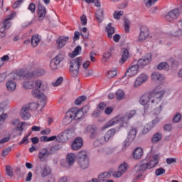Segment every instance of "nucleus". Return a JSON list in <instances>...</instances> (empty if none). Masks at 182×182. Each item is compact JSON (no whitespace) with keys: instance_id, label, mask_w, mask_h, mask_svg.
Returning <instances> with one entry per match:
<instances>
[{"instance_id":"473e14b6","label":"nucleus","mask_w":182,"mask_h":182,"mask_svg":"<svg viewBox=\"0 0 182 182\" xmlns=\"http://www.w3.org/2000/svg\"><path fill=\"white\" fill-rule=\"evenodd\" d=\"M115 97L118 100H123L126 97V95L124 94V91L122 90H117L115 93Z\"/></svg>"},{"instance_id":"864d4df0","label":"nucleus","mask_w":182,"mask_h":182,"mask_svg":"<svg viewBox=\"0 0 182 182\" xmlns=\"http://www.w3.org/2000/svg\"><path fill=\"white\" fill-rule=\"evenodd\" d=\"M164 173H166V169H164V168H159L155 171V174L157 176H161V174H164Z\"/></svg>"},{"instance_id":"f03ea898","label":"nucleus","mask_w":182,"mask_h":182,"mask_svg":"<svg viewBox=\"0 0 182 182\" xmlns=\"http://www.w3.org/2000/svg\"><path fill=\"white\" fill-rule=\"evenodd\" d=\"M34 85L36 88L32 90L31 93L34 97L41 99L40 105L41 106V109H43V107L46 106V95H45L42 92H44V90L48 89V83L45 81H42L41 80H37L34 81Z\"/></svg>"},{"instance_id":"de8ad7c7","label":"nucleus","mask_w":182,"mask_h":182,"mask_svg":"<svg viewBox=\"0 0 182 182\" xmlns=\"http://www.w3.org/2000/svg\"><path fill=\"white\" fill-rule=\"evenodd\" d=\"M117 75V71L116 70H109L107 73V77L109 79H112V77H114Z\"/></svg>"},{"instance_id":"680f3d73","label":"nucleus","mask_w":182,"mask_h":182,"mask_svg":"<svg viewBox=\"0 0 182 182\" xmlns=\"http://www.w3.org/2000/svg\"><path fill=\"white\" fill-rule=\"evenodd\" d=\"M174 36H182V28L178 26V29L174 32Z\"/></svg>"},{"instance_id":"c9c22d12","label":"nucleus","mask_w":182,"mask_h":182,"mask_svg":"<svg viewBox=\"0 0 182 182\" xmlns=\"http://www.w3.org/2000/svg\"><path fill=\"white\" fill-rule=\"evenodd\" d=\"M53 59L58 63H60V62H63V59H65V52H60L59 54L56 55Z\"/></svg>"},{"instance_id":"ddd939ff","label":"nucleus","mask_w":182,"mask_h":182,"mask_svg":"<svg viewBox=\"0 0 182 182\" xmlns=\"http://www.w3.org/2000/svg\"><path fill=\"white\" fill-rule=\"evenodd\" d=\"M151 53H146L142 58L139 59L137 63L138 68H144L151 62Z\"/></svg>"},{"instance_id":"ea45409f","label":"nucleus","mask_w":182,"mask_h":182,"mask_svg":"<svg viewBox=\"0 0 182 182\" xmlns=\"http://www.w3.org/2000/svg\"><path fill=\"white\" fill-rule=\"evenodd\" d=\"M109 176H110V174H109V172H103L98 176V178L100 181H105Z\"/></svg>"},{"instance_id":"338daca9","label":"nucleus","mask_w":182,"mask_h":182,"mask_svg":"<svg viewBox=\"0 0 182 182\" xmlns=\"http://www.w3.org/2000/svg\"><path fill=\"white\" fill-rule=\"evenodd\" d=\"M89 109H90V107L88 105H85L82 108H81L80 110L81 112H82L84 114H86V113L89 112Z\"/></svg>"},{"instance_id":"39448f33","label":"nucleus","mask_w":182,"mask_h":182,"mask_svg":"<svg viewBox=\"0 0 182 182\" xmlns=\"http://www.w3.org/2000/svg\"><path fill=\"white\" fill-rule=\"evenodd\" d=\"M114 134H116V129H111L108 130L105 135H98L97 139L94 141V146H95V147H99L100 146L106 144Z\"/></svg>"},{"instance_id":"774afa93","label":"nucleus","mask_w":182,"mask_h":182,"mask_svg":"<svg viewBox=\"0 0 182 182\" xmlns=\"http://www.w3.org/2000/svg\"><path fill=\"white\" fill-rule=\"evenodd\" d=\"M112 112H113V107H107L105 110V114H110Z\"/></svg>"},{"instance_id":"a19ab883","label":"nucleus","mask_w":182,"mask_h":182,"mask_svg":"<svg viewBox=\"0 0 182 182\" xmlns=\"http://www.w3.org/2000/svg\"><path fill=\"white\" fill-rule=\"evenodd\" d=\"M59 150H60L59 145H55L50 149V151H48V153L50 156L52 154H55V153H56V151H59Z\"/></svg>"},{"instance_id":"37998d69","label":"nucleus","mask_w":182,"mask_h":182,"mask_svg":"<svg viewBox=\"0 0 182 182\" xmlns=\"http://www.w3.org/2000/svg\"><path fill=\"white\" fill-rule=\"evenodd\" d=\"M87 97L85 95H82L78 97L75 101V104L77 105V106H79V105H80L82 103V102H85V100H86Z\"/></svg>"},{"instance_id":"4c0bfd02","label":"nucleus","mask_w":182,"mask_h":182,"mask_svg":"<svg viewBox=\"0 0 182 182\" xmlns=\"http://www.w3.org/2000/svg\"><path fill=\"white\" fill-rule=\"evenodd\" d=\"M80 52H82V47L80 46H78L74 49L73 53L70 54V58H75V56H77V55H79Z\"/></svg>"},{"instance_id":"9b49d317","label":"nucleus","mask_w":182,"mask_h":182,"mask_svg":"<svg viewBox=\"0 0 182 182\" xmlns=\"http://www.w3.org/2000/svg\"><path fill=\"white\" fill-rule=\"evenodd\" d=\"M136 134H137V129L136 128H132L128 133L127 138L124 141V147H129L130 143L136 139Z\"/></svg>"},{"instance_id":"aec40b11","label":"nucleus","mask_w":182,"mask_h":182,"mask_svg":"<svg viewBox=\"0 0 182 182\" xmlns=\"http://www.w3.org/2000/svg\"><path fill=\"white\" fill-rule=\"evenodd\" d=\"M15 15V14H11L7 18L4 20V22L0 23V28H4V31H6V29H9L11 26H12V23H11L9 21H11V19H12Z\"/></svg>"},{"instance_id":"e433bc0d","label":"nucleus","mask_w":182,"mask_h":182,"mask_svg":"<svg viewBox=\"0 0 182 182\" xmlns=\"http://www.w3.org/2000/svg\"><path fill=\"white\" fill-rule=\"evenodd\" d=\"M60 63H58V61H55V59L53 58L50 63V68L52 70H56L58 68H59Z\"/></svg>"},{"instance_id":"49530a36","label":"nucleus","mask_w":182,"mask_h":182,"mask_svg":"<svg viewBox=\"0 0 182 182\" xmlns=\"http://www.w3.org/2000/svg\"><path fill=\"white\" fill-rule=\"evenodd\" d=\"M124 14V12H123V11H114L113 16L114 19L119 20L120 19L121 16H123Z\"/></svg>"},{"instance_id":"a211bd4d","label":"nucleus","mask_w":182,"mask_h":182,"mask_svg":"<svg viewBox=\"0 0 182 182\" xmlns=\"http://www.w3.org/2000/svg\"><path fill=\"white\" fill-rule=\"evenodd\" d=\"M50 154H49V151L46 148H42L40 149L38 153V159L40 161H46V159L49 157Z\"/></svg>"},{"instance_id":"13d9d810","label":"nucleus","mask_w":182,"mask_h":182,"mask_svg":"<svg viewBox=\"0 0 182 182\" xmlns=\"http://www.w3.org/2000/svg\"><path fill=\"white\" fill-rule=\"evenodd\" d=\"M12 150V147L9 146L2 151V156L5 157V156H8L9 154V151Z\"/></svg>"},{"instance_id":"a18cd8bd","label":"nucleus","mask_w":182,"mask_h":182,"mask_svg":"<svg viewBox=\"0 0 182 182\" xmlns=\"http://www.w3.org/2000/svg\"><path fill=\"white\" fill-rule=\"evenodd\" d=\"M159 0H145V5L146 8H151Z\"/></svg>"},{"instance_id":"c03bdc74","label":"nucleus","mask_w":182,"mask_h":182,"mask_svg":"<svg viewBox=\"0 0 182 182\" xmlns=\"http://www.w3.org/2000/svg\"><path fill=\"white\" fill-rule=\"evenodd\" d=\"M151 129H153V126L151 124H147L142 129V134H147Z\"/></svg>"},{"instance_id":"393cba45","label":"nucleus","mask_w":182,"mask_h":182,"mask_svg":"<svg viewBox=\"0 0 182 182\" xmlns=\"http://www.w3.org/2000/svg\"><path fill=\"white\" fill-rule=\"evenodd\" d=\"M6 86L9 92H15L16 90V82L12 80H9L6 82Z\"/></svg>"},{"instance_id":"f704fd0d","label":"nucleus","mask_w":182,"mask_h":182,"mask_svg":"<svg viewBox=\"0 0 182 182\" xmlns=\"http://www.w3.org/2000/svg\"><path fill=\"white\" fill-rule=\"evenodd\" d=\"M157 68L159 69V70H169L170 65H168V63H167V62H163L159 64Z\"/></svg>"},{"instance_id":"9d476101","label":"nucleus","mask_w":182,"mask_h":182,"mask_svg":"<svg viewBox=\"0 0 182 182\" xmlns=\"http://www.w3.org/2000/svg\"><path fill=\"white\" fill-rule=\"evenodd\" d=\"M154 167V164H152L151 162H141L135 166V169L136 173H144L146 170H151Z\"/></svg>"},{"instance_id":"4be33fe9","label":"nucleus","mask_w":182,"mask_h":182,"mask_svg":"<svg viewBox=\"0 0 182 182\" xmlns=\"http://www.w3.org/2000/svg\"><path fill=\"white\" fill-rule=\"evenodd\" d=\"M46 16V8L41 3L38 4V16L39 21H43V18Z\"/></svg>"},{"instance_id":"bb28decb","label":"nucleus","mask_w":182,"mask_h":182,"mask_svg":"<svg viewBox=\"0 0 182 182\" xmlns=\"http://www.w3.org/2000/svg\"><path fill=\"white\" fill-rule=\"evenodd\" d=\"M151 79L152 80H154V82H159L160 83L163 82V80H164V77L160 73L156 72L152 73Z\"/></svg>"},{"instance_id":"0eeeda50","label":"nucleus","mask_w":182,"mask_h":182,"mask_svg":"<svg viewBox=\"0 0 182 182\" xmlns=\"http://www.w3.org/2000/svg\"><path fill=\"white\" fill-rule=\"evenodd\" d=\"M83 116H85V114L82 112V109L71 108L70 111L66 112L64 120H70V122H72V120H79Z\"/></svg>"},{"instance_id":"69168bd1","label":"nucleus","mask_w":182,"mask_h":182,"mask_svg":"<svg viewBox=\"0 0 182 182\" xmlns=\"http://www.w3.org/2000/svg\"><path fill=\"white\" fill-rule=\"evenodd\" d=\"M166 163L167 164H173V163H177V160L174 158H167Z\"/></svg>"},{"instance_id":"1a4fd4ad","label":"nucleus","mask_w":182,"mask_h":182,"mask_svg":"<svg viewBox=\"0 0 182 182\" xmlns=\"http://www.w3.org/2000/svg\"><path fill=\"white\" fill-rule=\"evenodd\" d=\"M70 139H72V131L67 129L57 136L56 141H58V143H66V141L70 140Z\"/></svg>"},{"instance_id":"c756f323","label":"nucleus","mask_w":182,"mask_h":182,"mask_svg":"<svg viewBox=\"0 0 182 182\" xmlns=\"http://www.w3.org/2000/svg\"><path fill=\"white\" fill-rule=\"evenodd\" d=\"M105 32H107V36L109 38H112L113 33H114V28L112 27V23H109L105 28Z\"/></svg>"},{"instance_id":"4d7b16f0","label":"nucleus","mask_w":182,"mask_h":182,"mask_svg":"<svg viewBox=\"0 0 182 182\" xmlns=\"http://www.w3.org/2000/svg\"><path fill=\"white\" fill-rule=\"evenodd\" d=\"M80 21H81V25H82V26L87 25V18H86L85 15H82L80 17Z\"/></svg>"},{"instance_id":"6ab92c4d","label":"nucleus","mask_w":182,"mask_h":182,"mask_svg":"<svg viewBox=\"0 0 182 182\" xmlns=\"http://www.w3.org/2000/svg\"><path fill=\"white\" fill-rule=\"evenodd\" d=\"M82 146H83V139L80 137H77L72 143L71 149L73 150H79L80 149H82Z\"/></svg>"},{"instance_id":"f3484780","label":"nucleus","mask_w":182,"mask_h":182,"mask_svg":"<svg viewBox=\"0 0 182 182\" xmlns=\"http://www.w3.org/2000/svg\"><path fill=\"white\" fill-rule=\"evenodd\" d=\"M140 34L139 36V42H143L144 41H146V38H149V28L146 26H142L140 28Z\"/></svg>"},{"instance_id":"5701e85b","label":"nucleus","mask_w":182,"mask_h":182,"mask_svg":"<svg viewBox=\"0 0 182 182\" xmlns=\"http://www.w3.org/2000/svg\"><path fill=\"white\" fill-rule=\"evenodd\" d=\"M69 41V37L61 36L57 39L56 43L58 46L59 49H62L65 46L67 42Z\"/></svg>"},{"instance_id":"7c9ffc66","label":"nucleus","mask_w":182,"mask_h":182,"mask_svg":"<svg viewBox=\"0 0 182 182\" xmlns=\"http://www.w3.org/2000/svg\"><path fill=\"white\" fill-rule=\"evenodd\" d=\"M50 167L47 165H44L43 168L41 169V176L42 177H48L49 174H50Z\"/></svg>"},{"instance_id":"5fc2aeb1","label":"nucleus","mask_w":182,"mask_h":182,"mask_svg":"<svg viewBox=\"0 0 182 182\" xmlns=\"http://www.w3.org/2000/svg\"><path fill=\"white\" fill-rule=\"evenodd\" d=\"M46 73V71L43 69H40V70H37L35 71V73H33V76L34 75H36V76H43V75H45Z\"/></svg>"},{"instance_id":"b1692460","label":"nucleus","mask_w":182,"mask_h":182,"mask_svg":"<svg viewBox=\"0 0 182 182\" xmlns=\"http://www.w3.org/2000/svg\"><path fill=\"white\" fill-rule=\"evenodd\" d=\"M143 156V149L137 147L133 152V157L135 160H140Z\"/></svg>"},{"instance_id":"f8f14e48","label":"nucleus","mask_w":182,"mask_h":182,"mask_svg":"<svg viewBox=\"0 0 182 182\" xmlns=\"http://www.w3.org/2000/svg\"><path fill=\"white\" fill-rule=\"evenodd\" d=\"M33 76V73H29L25 75V77L27 80L23 82V87L24 89H33L35 81L32 80Z\"/></svg>"},{"instance_id":"052dcab7","label":"nucleus","mask_w":182,"mask_h":182,"mask_svg":"<svg viewBox=\"0 0 182 182\" xmlns=\"http://www.w3.org/2000/svg\"><path fill=\"white\" fill-rule=\"evenodd\" d=\"M36 6H35V4L31 3L28 7V11H31V14H35V9Z\"/></svg>"},{"instance_id":"6e6552de","label":"nucleus","mask_w":182,"mask_h":182,"mask_svg":"<svg viewBox=\"0 0 182 182\" xmlns=\"http://www.w3.org/2000/svg\"><path fill=\"white\" fill-rule=\"evenodd\" d=\"M78 164L82 170H86L89 167V157L86 151H81L77 155Z\"/></svg>"},{"instance_id":"2f4dec72","label":"nucleus","mask_w":182,"mask_h":182,"mask_svg":"<svg viewBox=\"0 0 182 182\" xmlns=\"http://www.w3.org/2000/svg\"><path fill=\"white\" fill-rule=\"evenodd\" d=\"M163 139V135L160 132H156L155 133L152 138H151V141L154 144L159 143Z\"/></svg>"},{"instance_id":"f257e3e1","label":"nucleus","mask_w":182,"mask_h":182,"mask_svg":"<svg viewBox=\"0 0 182 182\" xmlns=\"http://www.w3.org/2000/svg\"><path fill=\"white\" fill-rule=\"evenodd\" d=\"M166 91L161 90L160 86L157 87L151 94H145L141 96L139 100L140 105L144 106L145 113H150L151 110H154V114H160L161 112V105L158 106L159 103L161 102L163 96H164Z\"/></svg>"},{"instance_id":"09e8293b","label":"nucleus","mask_w":182,"mask_h":182,"mask_svg":"<svg viewBox=\"0 0 182 182\" xmlns=\"http://www.w3.org/2000/svg\"><path fill=\"white\" fill-rule=\"evenodd\" d=\"M62 82H63V77H59L55 82H53L52 85L54 87H56L62 84Z\"/></svg>"},{"instance_id":"72a5a7b5","label":"nucleus","mask_w":182,"mask_h":182,"mask_svg":"<svg viewBox=\"0 0 182 182\" xmlns=\"http://www.w3.org/2000/svg\"><path fill=\"white\" fill-rule=\"evenodd\" d=\"M39 42H41V39H39V36L34 35L31 38V45L33 48H36L38 46Z\"/></svg>"},{"instance_id":"423d86ee","label":"nucleus","mask_w":182,"mask_h":182,"mask_svg":"<svg viewBox=\"0 0 182 182\" xmlns=\"http://www.w3.org/2000/svg\"><path fill=\"white\" fill-rule=\"evenodd\" d=\"M82 63H83V58L82 57H78L70 60V73L73 77H76L79 75V69H80Z\"/></svg>"},{"instance_id":"bf43d9fd","label":"nucleus","mask_w":182,"mask_h":182,"mask_svg":"<svg viewBox=\"0 0 182 182\" xmlns=\"http://www.w3.org/2000/svg\"><path fill=\"white\" fill-rule=\"evenodd\" d=\"M112 58V53L110 52H105L103 55V58L105 59V62H107L108 59Z\"/></svg>"},{"instance_id":"20e7f679","label":"nucleus","mask_w":182,"mask_h":182,"mask_svg":"<svg viewBox=\"0 0 182 182\" xmlns=\"http://www.w3.org/2000/svg\"><path fill=\"white\" fill-rule=\"evenodd\" d=\"M41 107L42 109V105L40 104H36L35 102H31L30 104H27L23 105L21 111H20V116L23 120H29L31 119V112L34 109L37 110Z\"/></svg>"},{"instance_id":"0e129e2a","label":"nucleus","mask_w":182,"mask_h":182,"mask_svg":"<svg viewBox=\"0 0 182 182\" xmlns=\"http://www.w3.org/2000/svg\"><path fill=\"white\" fill-rule=\"evenodd\" d=\"M159 122H160V119L159 117H156L154 120H152L151 122H149V124H151L153 129V127H154V126H156Z\"/></svg>"},{"instance_id":"4468645a","label":"nucleus","mask_w":182,"mask_h":182,"mask_svg":"<svg viewBox=\"0 0 182 182\" xmlns=\"http://www.w3.org/2000/svg\"><path fill=\"white\" fill-rule=\"evenodd\" d=\"M180 15V11L178 9H173L168 13L165 16L166 21L168 22H173V21L177 19Z\"/></svg>"},{"instance_id":"8fccbe9b","label":"nucleus","mask_w":182,"mask_h":182,"mask_svg":"<svg viewBox=\"0 0 182 182\" xmlns=\"http://www.w3.org/2000/svg\"><path fill=\"white\" fill-rule=\"evenodd\" d=\"M6 171L9 177H14V172H12V167L9 165L6 166Z\"/></svg>"},{"instance_id":"603ef678","label":"nucleus","mask_w":182,"mask_h":182,"mask_svg":"<svg viewBox=\"0 0 182 182\" xmlns=\"http://www.w3.org/2000/svg\"><path fill=\"white\" fill-rule=\"evenodd\" d=\"M151 164H154V167H156L159 164V156L154 155L153 159L149 161Z\"/></svg>"},{"instance_id":"7ed1b4c3","label":"nucleus","mask_w":182,"mask_h":182,"mask_svg":"<svg viewBox=\"0 0 182 182\" xmlns=\"http://www.w3.org/2000/svg\"><path fill=\"white\" fill-rule=\"evenodd\" d=\"M134 114H136V110L130 111L123 117L120 116L115 117L102 127V130H106V129H109V127H112V126H114L119 123H123L124 120H130Z\"/></svg>"},{"instance_id":"3c124183","label":"nucleus","mask_w":182,"mask_h":182,"mask_svg":"<svg viewBox=\"0 0 182 182\" xmlns=\"http://www.w3.org/2000/svg\"><path fill=\"white\" fill-rule=\"evenodd\" d=\"M180 120H181V114L176 113L173 118V123H178Z\"/></svg>"},{"instance_id":"412c9836","label":"nucleus","mask_w":182,"mask_h":182,"mask_svg":"<svg viewBox=\"0 0 182 182\" xmlns=\"http://www.w3.org/2000/svg\"><path fill=\"white\" fill-rule=\"evenodd\" d=\"M147 79H149V77H147L146 74H141L134 82V87H139V86H141V85H143V83H144Z\"/></svg>"},{"instance_id":"58836bf2","label":"nucleus","mask_w":182,"mask_h":182,"mask_svg":"<svg viewBox=\"0 0 182 182\" xmlns=\"http://www.w3.org/2000/svg\"><path fill=\"white\" fill-rule=\"evenodd\" d=\"M124 26L126 33H129L130 32V21L129 19H124Z\"/></svg>"},{"instance_id":"6e6d98bb","label":"nucleus","mask_w":182,"mask_h":182,"mask_svg":"<svg viewBox=\"0 0 182 182\" xmlns=\"http://www.w3.org/2000/svg\"><path fill=\"white\" fill-rule=\"evenodd\" d=\"M25 0H18L16 1L15 3L13 4V9H16L17 8H19V6H21V5H22V3Z\"/></svg>"},{"instance_id":"cd10ccee","label":"nucleus","mask_w":182,"mask_h":182,"mask_svg":"<svg viewBox=\"0 0 182 182\" xmlns=\"http://www.w3.org/2000/svg\"><path fill=\"white\" fill-rule=\"evenodd\" d=\"M105 11L103 10V9H99L97 12L95 13V18L97 20V21L99 22V23H100V22L103 21L104 19V16H103V14H104Z\"/></svg>"},{"instance_id":"79ce46f5","label":"nucleus","mask_w":182,"mask_h":182,"mask_svg":"<svg viewBox=\"0 0 182 182\" xmlns=\"http://www.w3.org/2000/svg\"><path fill=\"white\" fill-rule=\"evenodd\" d=\"M127 168H129V164L124 163L119 166L118 170H120L124 174L127 171Z\"/></svg>"},{"instance_id":"c85d7f7f","label":"nucleus","mask_w":182,"mask_h":182,"mask_svg":"<svg viewBox=\"0 0 182 182\" xmlns=\"http://www.w3.org/2000/svg\"><path fill=\"white\" fill-rule=\"evenodd\" d=\"M129 59V50L122 48V55L119 63H124Z\"/></svg>"},{"instance_id":"dca6fc26","label":"nucleus","mask_w":182,"mask_h":182,"mask_svg":"<svg viewBox=\"0 0 182 182\" xmlns=\"http://www.w3.org/2000/svg\"><path fill=\"white\" fill-rule=\"evenodd\" d=\"M96 127L93 125H88L87 127H85L84 133L85 134H90V139H95L96 136H97V132H96Z\"/></svg>"},{"instance_id":"a878e982","label":"nucleus","mask_w":182,"mask_h":182,"mask_svg":"<svg viewBox=\"0 0 182 182\" xmlns=\"http://www.w3.org/2000/svg\"><path fill=\"white\" fill-rule=\"evenodd\" d=\"M75 161H76V154H68L67 155L66 163H68L69 166H73V164H75Z\"/></svg>"},{"instance_id":"2eb2a0df","label":"nucleus","mask_w":182,"mask_h":182,"mask_svg":"<svg viewBox=\"0 0 182 182\" xmlns=\"http://www.w3.org/2000/svg\"><path fill=\"white\" fill-rule=\"evenodd\" d=\"M138 73H139V65L136 64L129 67L127 70L124 76L127 77H133V76H135V75Z\"/></svg>"},{"instance_id":"e2e57ef3","label":"nucleus","mask_w":182,"mask_h":182,"mask_svg":"<svg viewBox=\"0 0 182 182\" xmlns=\"http://www.w3.org/2000/svg\"><path fill=\"white\" fill-rule=\"evenodd\" d=\"M7 117H8L7 114L0 115V126L4 124V123L5 122V120H6Z\"/></svg>"}]
</instances>
